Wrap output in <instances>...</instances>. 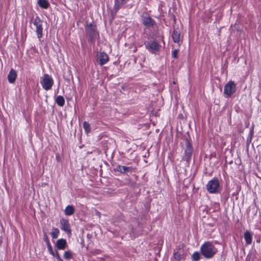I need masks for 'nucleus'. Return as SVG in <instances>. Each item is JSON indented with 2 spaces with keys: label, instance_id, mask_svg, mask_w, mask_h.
<instances>
[{
  "label": "nucleus",
  "instance_id": "nucleus-1",
  "mask_svg": "<svg viewBox=\"0 0 261 261\" xmlns=\"http://www.w3.org/2000/svg\"><path fill=\"white\" fill-rule=\"evenodd\" d=\"M200 252L206 258L213 257L217 252V248L211 242H205L200 247Z\"/></svg>",
  "mask_w": 261,
  "mask_h": 261
},
{
  "label": "nucleus",
  "instance_id": "nucleus-2",
  "mask_svg": "<svg viewBox=\"0 0 261 261\" xmlns=\"http://www.w3.org/2000/svg\"><path fill=\"white\" fill-rule=\"evenodd\" d=\"M207 191L211 194H217L220 192V184L217 178H213L209 180L206 185Z\"/></svg>",
  "mask_w": 261,
  "mask_h": 261
},
{
  "label": "nucleus",
  "instance_id": "nucleus-3",
  "mask_svg": "<svg viewBox=\"0 0 261 261\" xmlns=\"http://www.w3.org/2000/svg\"><path fill=\"white\" fill-rule=\"evenodd\" d=\"M40 84L45 90L48 91L51 89L54 80L51 76L48 74H45L41 78Z\"/></svg>",
  "mask_w": 261,
  "mask_h": 261
},
{
  "label": "nucleus",
  "instance_id": "nucleus-4",
  "mask_svg": "<svg viewBox=\"0 0 261 261\" xmlns=\"http://www.w3.org/2000/svg\"><path fill=\"white\" fill-rule=\"evenodd\" d=\"M31 23L36 27V32L37 37L39 39H40L42 37V21L38 16H37L31 20Z\"/></svg>",
  "mask_w": 261,
  "mask_h": 261
},
{
  "label": "nucleus",
  "instance_id": "nucleus-5",
  "mask_svg": "<svg viewBox=\"0 0 261 261\" xmlns=\"http://www.w3.org/2000/svg\"><path fill=\"white\" fill-rule=\"evenodd\" d=\"M236 91V84L232 81H229L224 87V95L225 97H230Z\"/></svg>",
  "mask_w": 261,
  "mask_h": 261
},
{
  "label": "nucleus",
  "instance_id": "nucleus-6",
  "mask_svg": "<svg viewBox=\"0 0 261 261\" xmlns=\"http://www.w3.org/2000/svg\"><path fill=\"white\" fill-rule=\"evenodd\" d=\"M85 30L86 34L88 36V41L92 42L96 38L97 34L95 25L93 24H88L86 26Z\"/></svg>",
  "mask_w": 261,
  "mask_h": 261
},
{
  "label": "nucleus",
  "instance_id": "nucleus-7",
  "mask_svg": "<svg viewBox=\"0 0 261 261\" xmlns=\"http://www.w3.org/2000/svg\"><path fill=\"white\" fill-rule=\"evenodd\" d=\"M145 47L152 54H156L160 49L161 45L155 41H150L145 44Z\"/></svg>",
  "mask_w": 261,
  "mask_h": 261
},
{
  "label": "nucleus",
  "instance_id": "nucleus-8",
  "mask_svg": "<svg viewBox=\"0 0 261 261\" xmlns=\"http://www.w3.org/2000/svg\"><path fill=\"white\" fill-rule=\"evenodd\" d=\"M108 55L103 52H98L96 55V60L97 62L102 65L105 64L108 61Z\"/></svg>",
  "mask_w": 261,
  "mask_h": 261
},
{
  "label": "nucleus",
  "instance_id": "nucleus-9",
  "mask_svg": "<svg viewBox=\"0 0 261 261\" xmlns=\"http://www.w3.org/2000/svg\"><path fill=\"white\" fill-rule=\"evenodd\" d=\"M61 225V229L66 232L68 234H71V229L68 221L65 219H62L60 220Z\"/></svg>",
  "mask_w": 261,
  "mask_h": 261
},
{
  "label": "nucleus",
  "instance_id": "nucleus-10",
  "mask_svg": "<svg viewBox=\"0 0 261 261\" xmlns=\"http://www.w3.org/2000/svg\"><path fill=\"white\" fill-rule=\"evenodd\" d=\"M56 247L59 250H64L67 247L66 241L63 239H60L57 241Z\"/></svg>",
  "mask_w": 261,
  "mask_h": 261
},
{
  "label": "nucleus",
  "instance_id": "nucleus-11",
  "mask_svg": "<svg viewBox=\"0 0 261 261\" xmlns=\"http://www.w3.org/2000/svg\"><path fill=\"white\" fill-rule=\"evenodd\" d=\"M142 23L146 27H150L153 25V20L150 16L146 15L142 18Z\"/></svg>",
  "mask_w": 261,
  "mask_h": 261
},
{
  "label": "nucleus",
  "instance_id": "nucleus-12",
  "mask_svg": "<svg viewBox=\"0 0 261 261\" xmlns=\"http://www.w3.org/2000/svg\"><path fill=\"white\" fill-rule=\"evenodd\" d=\"M192 147L189 143L187 144V147L185 150L186 160L189 162L191 159V156L192 154Z\"/></svg>",
  "mask_w": 261,
  "mask_h": 261
},
{
  "label": "nucleus",
  "instance_id": "nucleus-13",
  "mask_svg": "<svg viewBox=\"0 0 261 261\" xmlns=\"http://www.w3.org/2000/svg\"><path fill=\"white\" fill-rule=\"evenodd\" d=\"M17 77V73L15 70L12 69L8 75V80L10 83H13Z\"/></svg>",
  "mask_w": 261,
  "mask_h": 261
},
{
  "label": "nucleus",
  "instance_id": "nucleus-14",
  "mask_svg": "<svg viewBox=\"0 0 261 261\" xmlns=\"http://www.w3.org/2000/svg\"><path fill=\"white\" fill-rule=\"evenodd\" d=\"M180 31L178 29H174L172 35V39L175 43L179 42L180 40Z\"/></svg>",
  "mask_w": 261,
  "mask_h": 261
},
{
  "label": "nucleus",
  "instance_id": "nucleus-15",
  "mask_svg": "<svg viewBox=\"0 0 261 261\" xmlns=\"http://www.w3.org/2000/svg\"><path fill=\"white\" fill-rule=\"evenodd\" d=\"M132 168L130 167H126L124 166L118 165L116 167V170L120 173H124L127 172H130Z\"/></svg>",
  "mask_w": 261,
  "mask_h": 261
},
{
  "label": "nucleus",
  "instance_id": "nucleus-16",
  "mask_svg": "<svg viewBox=\"0 0 261 261\" xmlns=\"http://www.w3.org/2000/svg\"><path fill=\"white\" fill-rule=\"evenodd\" d=\"M125 3V2L122 0H115V5L114 7V10L115 12H117L120 7Z\"/></svg>",
  "mask_w": 261,
  "mask_h": 261
},
{
  "label": "nucleus",
  "instance_id": "nucleus-17",
  "mask_svg": "<svg viewBox=\"0 0 261 261\" xmlns=\"http://www.w3.org/2000/svg\"><path fill=\"white\" fill-rule=\"evenodd\" d=\"M125 3V2L122 0H115V5L114 7V10L115 12H117L120 7Z\"/></svg>",
  "mask_w": 261,
  "mask_h": 261
},
{
  "label": "nucleus",
  "instance_id": "nucleus-18",
  "mask_svg": "<svg viewBox=\"0 0 261 261\" xmlns=\"http://www.w3.org/2000/svg\"><path fill=\"white\" fill-rule=\"evenodd\" d=\"M252 234L248 231L245 232L244 239L247 245H250L252 243Z\"/></svg>",
  "mask_w": 261,
  "mask_h": 261
},
{
  "label": "nucleus",
  "instance_id": "nucleus-19",
  "mask_svg": "<svg viewBox=\"0 0 261 261\" xmlns=\"http://www.w3.org/2000/svg\"><path fill=\"white\" fill-rule=\"evenodd\" d=\"M74 209L73 206L68 205L65 209V214L67 216H70L74 213Z\"/></svg>",
  "mask_w": 261,
  "mask_h": 261
},
{
  "label": "nucleus",
  "instance_id": "nucleus-20",
  "mask_svg": "<svg viewBox=\"0 0 261 261\" xmlns=\"http://www.w3.org/2000/svg\"><path fill=\"white\" fill-rule=\"evenodd\" d=\"M38 4L43 9H47L49 6V3L47 0H38Z\"/></svg>",
  "mask_w": 261,
  "mask_h": 261
},
{
  "label": "nucleus",
  "instance_id": "nucleus-21",
  "mask_svg": "<svg viewBox=\"0 0 261 261\" xmlns=\"http://www.w3.org/2000/svg\"><path fill=\"white\" fill-rule=\"evenodd\" d=\"M56 102L60 107H63L65 104V99L62 96H58L56 99Z\"/></svg>",
  "mask_w": 261,
  "mask_h": 261
},
{
  "label": "nucleus",
  "instance_id": "nucleus-22",
  "mask_svg": "<svg viewBox=\"0 0 261 261\" xmlns=\"http://www.w3.org/2000/svg\"><path fill=\"white\" fill-rule=\"evenodd\" d=\"M45 242H46V245H47V249H48V252H49V253L50 254H51L52 255H54V253L56 252H55L54 250H53V247L49 241V240L48 238H46L45 239Z\"/></svg>",
  "mask_w": 261,
  "mask_h": 261
},
{
  "label": "nucleus",
  "instance_id": "nucleus-23",
  "mask_svg": "<svg viewBox=\"0 0 261 261\" xmlns=\"http://www.w3.org/2000/svg\"><path fill=\"white\" fill-rule=\"evenodd\" d=\"M59 234V230L57 228H53V230L51 233V237L53 239H56L58 237Z\"/></svg>",
  "mask_w": 261,
  "mask_h": 261
},
{
  "label": "nucleus",
  "instance_id": "nucleus-24",
  "mask_svg": "<svg viewBox=\"0 0 261 261\" xmlns=\"http://www.w3.org/2000/svg\"><path fill=\"white\" fill-rule=\"evenodd\" d=\"M63 256L65 259H69L72 257V253L70 251H66L64 252Z\"/></svg>",
  "mask_w": 261,
  "mask_h": 261
},
{
  "label": "nucleus",
  "instance_id": "nucleus-25",
  "mask_svg": "<svg viewBox=\"0 0 261 261\" xmlns=\"http://www.w3.org/2000/svg\"><path fill=\"white\" fill-rule=\"evenodd\" d=\"M83 127L85 129V130L87 134L89 133L90 132V125L88 122L86 121L84 122Z\"/></svg>",
  "mask_w": 261,
  "mask_h": 261
},
{
  "label": "nucleus",
  "instance_id": "nucleus-26",
  "mask_svg": "<svg viewBox=\"0 0 261 261\" xmlns=\"http://www.w3.org/2000/svg\"><path fill=\"white\" fill-rule=\"evenodd\" d=\"M192 258L195 261H198L200 259V254L198 252H195L193 254Z\"/></svg>",
  "mask_w": 261,
  "mask_h": 261
},
{
  "label": "nucleus",
  "instance_id": "nucleus-27",
  "mask_svg": "<svg viewBox=\"0 0 261 261\" xmlns=\"http://www.w3.org/2000/svg\"><path fill=\"white\" fill-rule=\"evenodd\" d=\"M56 258V259L58 260V261H63V259L61 258L59 253L58 251H56V252L54 253V255H53Z\"/></svg>",
  "mask_w": 261,
  "mask_h": 261
},
{
  "label": "nucleus",
  "instance_id": "nucleus-28",
  "mask_svg": "<svg viewBox=\"0 0 261 261\" xmlns=\"http://www.w3.org/2000/svg\"><path fill=\"white\" fill-rule=\"evenodd\" d=\"M174 258L177 260L178 261H179L180 260V254L178 253V252H176V253H174Z\"/></svg>",
  "mask_w": 261,
  "mask_h": 261
},
{
  "label": "nucleus",
  "instance_id": "nucleus-29",
  "mask_svg": "<svg viewBox=\"0 0 261 261\" xmlns=\"http://www.w3.org/2000/svg\"><path fill=\"white\" fill-rule=\"evenodd\" d=\"M178 53V50L177 49L173 50L172 53V57L174 58H177Z\"/></svg>",
  "mask_w": 261,
  "mask_h": 261
},
{
  "label": "nucleus",
  "instance_id": "nucleus-30",
  "mask_svg": "<svg viewBox=\"0 0 261 261\" xmlns=\"http://www.w3.org/2000/svg\"><path fill=\"white\" fill-rule=\"evenodd\" d=\"M123 1V0H122ZM128 0H123V2L126 3Z\"/></svg>",
  "mask_w": 261,
  "mask_h": 261
}]
</instances>
